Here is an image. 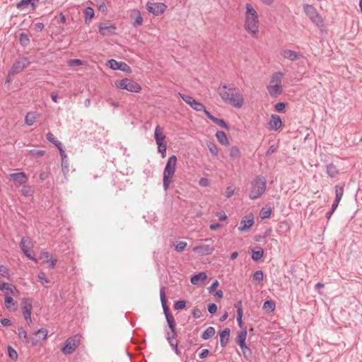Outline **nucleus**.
Wrapping results in <instances>:
<instances>
[{
    "instance_id": "5",
    "label": "nucleus",
    "mask_w": 362,
    "mask_h": 362,
    "mask_svg": "<svg viewBox=\"0 0 362 362\" xmlns=\"http://www.w3.org/2000/svg\"><path fill=\"white\" fill-rule=\"evenodd\" d=\"M267 181L263 176H257L251 182V189L249 194L250 199L259 198L266 190Z\"/></svg>"
},
{
    "instance_id": "1",
    "label": "nucleus",
    "mask_w": 362,
    "mask_h": 362,
    "mask_svg": "<svg viewBox=\"0 0 362 362\" xmlns=\"http://www.w3.org/2000/svg\"><path fill=\"white\" fill-rule=\"evenodd\" d=\"M217 91L224 103L236 108H240L243 106L244 98L240 89L235 87L234 84L221 85Z\"/></svg>"
},
{
    "instance_id": "34",
    "label": "nucleus",
    "mask_w": 362,
    "mask_h": 362,
    "mask_svg": "<svg viewBox=\"0 0 362 362\" xmlns=\"http://www.w3.org/2000/svg\"><path fill=\"white\" fill-rule=\"evenodd\" d=\"M4 304L6 308L11 310V307L14 306L16 310L18 307L17 302L13 300V298L11 296H6L4 298Z\"/></svg>"
},
{
    "instance_id": "28",
    "label": "nucleus",
    "mask_w": 362,
    "mask_h": 362,
    "mask_svg": "<svg viewBox=\"0 0 362 362\" xmlns=\"http://www.w3.org/2000/svg\"><path fill=\"white\" fill-rule=\"evenodd\" d=\"M230 329L226 328L220 334V343L222 347H225L229 341Z\"/></svg>"
},
{
    "instance_id": "11",
    "label": "nucleus",
    "mask_w": 362,
    "mask_h": 362,
    "mask_svg": "<svg viewBox=\"0 0 362 362\" xmlns=\"http://www.w3.org/2000/svg\"><path fill=\"white\" fill-rule=\"evenodd\" d=\"M77 346L78 344L76 337H69L65 341L64 345L62 349V351L65 355H69L75 351Z\"/></svg>"
},
{
    "instance_id": "26",
    "label": "nucleus",
    "mask_w": 362,
    "mask_h": 362,
    "mask_svg": "<svg viewBox=\"0 0 362 362\" xmlns=\"http://www.w3.org/2000/svg\"><path fill=\"white\" fill-rule=\"evenodd\" d=\"M252 259L255 262H258L264 255V250L259 246L251 249Z\"/></svg>"
},
{
    "instance_id": "4",
    "label": "nucleus",
    "mask_w": 362,
    "mask_h": 362,
    "mask_svg": "<svg viewBox=\"0 0 362 362\" xmlns=\"http://www.w3.org/2000/svg\"><path fill=\"white\" fill-rule=\"evenodd\" d=\"M284 73L277 71L273 74L271 76L269 84L267 86L269 94L276 98L283 93L282 79L284 78Z\"/></svg>"
},
{
    "instance_id": "9",
    "label": "nucleus",
    "mask_w": 362,
    "mask_h": 362,
    "mask_svg": "<svg viewBox=\"0 0 362 362\" xmlns=\"http://www.w3.org/2000/svg\"><path fill=\"white\" fill-rule=\"evenodd\" d=\"M166 321L169 327L170 331L165 329V338L166 339H170L171 338H176L177 336V332L176 329V322L173 315H167Z\"/></svg>"
},
{
    "instance_id": "33",
    "label": "nucleus",
    "mask_w": 362,
    "mask_h": 362,
    "mask_svg": "<svg viewBox=\"0 0 362 362\" xmlns=\"http://www.w3.org/2000/svg\"><path fill=\"white\" fill-rule=\"evenodd\" d=\"M95 12L92 7L88 6L84 10L85 23L88 24L89 21L94 17Z\"/></svg>"
},
{
    "instance_id": "42",
    "label": "nucleus",
    "mask_w": 362,
    "mask_h": 362,
    "mask_svg": "<svg viewBox=\"0 0 362 362\" xmlns=\"http://www.w3.org/2000/svg\"><path fill=\"white\" fill-rule=\"evenodd\" d=\"M344 194V186H335V200L340 202Z\"/></svg>"
},
{
    "instance_id": "64",
    "label": "nucleus",
    "mask_w": 362,
    "mask_h": 362,
    "mask_svg": "<svg viewBox=\"0 0 362 362\" xmlns=\"http://www.w3.org/2000/svg\"><path fill=\"white\" fill-rule=\"evenodd\" d=\"M208 311L210 314H214L217 311V306L215 303H211L208 305Z\"/></svg>"
},
{
    "instance_id": "23",
    "label": "nucleus",
    "mask_w": 362,
    "mask_h": 362,
    "mask_svg": "<svg viewBox=\"0 0 362 362\" xmlns=\"http://www.w3.org/2000/svg\"><path fill=\"white\" fill-rule=\"evenodd\" d=\"M206 116L219 127L226 129H229L228 125L223 119L214 117L209 111H206Z\"/></svg>"
},
{
    "instance_id": "8",
    "label": "nucleus",
    "mask_w": 362,
    "mask_h": 362,
    "mask_svg": "<svg viewBox=\"0 0 362 362\" xmlns=\"http://www.w3.org/2000/svg\"><path fill=\"white\" fill-rule=\"evenodd\" d=\"M23 315L28 325L32 323L31 310L33 308V300L30 298H23L21 305Z\"/></svg>"
},
{
    "instance_id": "39",
    "label": "nucleus",
    "mask_w": 362,
    "mask_h": 362,
    "mask_svg": "<svg viewBox=\"0 0 362 362\" xmlns=\"http://www.w3.org/2000/svg\"><path fill=\"white\" fill-rule=\"evenodd\" d=\"M29 244H30V240H29L28 238H27V237L22 238L21 243H20V246L25 255L30 252L28 247V245H29Z\"/></svg>"
},
{
    "instance_id": "63",
    "label": "nucleus",
    "mask_w": 362,
    "mask_h": 362,
    "mask_svg": "<svg viewBox=\"0 0 362 362\" xmlns=\"http://www.w3.org/2000/svg\"><path fill=\"white\" fill-rule=\"evenodd\" d=\"M192 315L194 318L198 319L202 316V311L197 308H194L192 310Z\"/></svg>"
},
{
    "instance_id": "19",
    "label": "nucleus",
    "mask_w": 362,
    "mask_h": 362,
    "mask_svg": "<svg viewBox=\"0 0 362 362\" xmlns=\"http://www.w3.org/2000/svg\"><path fill=\"white\" fill-rule=\"evenodd\" d=\"M47 336V331L45 329H40L36 332H33L30 336H29V339H35L36 345L40 342L41 341L45 339Z\"/></svg>"
},
{
    "instance_id": "50",
    "label": "nucleus",
    "mask_w": 362,
    "mask_h": 362,
    "mask_svg": "<svg viewBox=\"0 0 362 362\" xmlns=\"http://www.w3.org/2000/svg\"><path fill=\"white\" fill-rule=\"evenodd\" d=\"M264 279V273L262 270H257L253 274V279L260 282Z\"/></svg>"
},
{
    "instance_id": "18",
    "label": "nucleus",
    "mask_w": 362,
    "mask_h": 362,
    "mask_svg": "<svg viewBox=\"0 0 362 362\" xmlns=\"http://www.w3.org/2000/svg\"><path fill=\"white\" fill-rule=\"evenodd\" d=\"M18 335L20 339L22 340V341L28 345L31 344L33 346H36V340L35 339H29V337L28 336L27 332L23 328L19 327L18 329Z\"/></svg>"
},
{
    "instance_id": "58",
    "label": "nucleus",
    "mask_w": 362,
    "mask_h": 362,
    "mask_svg": "<svg viewBox=\"0 0 362 362\" xmlns=\"http://www.w3.org/2000/svg\"><path fill=\"white\" fill-rule=\"evenodd\" d=\"M187 247V243L183 241L178 242L175 245V250L177 252H182Z\"/></svg>"
},
{
    "instance_id": "51",
    "label": "nucleus",
    "mask_w": 362,
    "mask_h": 362,
    "mask_svg": "<svg viewBox=\"0 0 362 362\" xmlns=\"http://www.w3.org/2000/svg\"><path fill=\"white\" fill-rule=\"evenodd\" d=\"M40 259L42 260L44 263H47L49 262L52 257L48 252H42L40 255Z\"/></svg>"
},
{
    "instance_id": "41",
    "label": "nucleus",
    "mask_w": 362,
    "mask_h": 362,
    "mask_svg": "<svg viewBox=\"0 0 362 362\" xmlns=\"http://www.w3.org/2000/svg\"><path fill=\"white\" fill-rule=\"evenodd\" d=\"M46 138L49 142L54 144L58 149L62 148V143L59 141L57 140L51 132H48L46 134Z\"/></svg>"
},
{
    "instance_id": "10",
    "label": "nucleus",
    "mask_w": 362,
    "mask_h": 362,
    "mask_svg": "<svg viewBox=\"0 0 362 362\" xmlns=\"http://www.w3.org/2000/svg\"><path fill=\"white\" fill-rule=\"evenodd\" d=\"M30 62L27 57H21L19 58L11 66L10 73L11 74H15L21 72L25 68L29 66Z\"/></svg>"
},
{
    "instance_id": "46",
    "label": "nucleus",
    "mask_w": 362,
    "mask_h": 362,
    "mask_svg": "<svg viewBox=\"0 0 362 362\" xmlns=\"http://www.w3.org/2000/svg\"><path fill=\"white\" fill-rule=\"evenodd\" d=\"M7 349L9 358L13 361H16L18 358L17 351L10 345L8 346Z\"/></svg>"
},
{
    "instance_id": "16",
    "label": "nucleus",
    "mask_w": 362,
    "mask_h": 362,
    "mask_svg": "<svg viewBox=\"0 0 362 362\" xmlns=\"http://www.w3.org/2000/svg\"><path fill=\"white\" fill-rule=\"evenodd\" d=\"M108 64L110 67L113 70H121L126 72H129L131 71L130 67L124 62L110 59L108 61Z\"/></svg>"
},
{
    "instance_id": "60",
    "label": "nucleus",
    "mask_w": 362,
    "mask_h": 362,
    "mask_svg": "<svg viewBox=\"0 0 362 362\" xmlns=\"http://www.w3.org/2000/svg\"><path fill=\"white\" fill-rule=\"evenodd\" d=\"M186 306V302L185 300H180L177 301L174 305V308L175 310H182L185 308Z\"/></svg>"
},
{
    "instance_id": "38",
    "label": "nucleus",
    "mask_w": 362,
    "mask_h": 362,
    "mask_svg": "<svg viewBox=\"0 0 362 362\" xmlns=\"http://www.w3.org/2000/svg\"><path fill=\"white\" fill-rule=\"evenodd\" d=\"M246 338H247V330L246 329L242 330L238 333V334L236 337V343L239 346H242L244 344V342H245Z\"/></svg>"
},
{
    "instance_id": "40",
    "label": "nucleus",
    "mask_w": 362,
    "mask_h": 362,
    "mask_svg": "<svg viewBox=\"0 0 362 362\" xmlns=\"http://www.w3.org/2000/svg\"><path fill=\"white\" fill-rule=\"evenodd\" d=\"M189 106L196 111H204L205 114L206 111H208L202 103H199L195 99Z\"/></svg>"
},
{
    "instance_id": "20",
    "label": "nucleus",
    "mask_w": 362,
    "mask_h": 362,
    "mask_svg": "<svg viewBox=\"0 0 362 362\" xmlns=\"http://www.w3.org/2000/svg\"><path fill=\"white\" fill-rule=\"evenodd\" d=\"M281 54L285 59H289L291 61L298 60L302 56L299 52H296L295 51L287 49L282 50Z\"/></svg>"
},
{
    "instance_id": "47",
    "label": "nucleus",
    "mask_w": 362,
    "mask_h": 362,
    "mask_svg": "<svg viewBox=\"0 0 362 362\" xmlns=\"http://www.w3.org/2000/svg\"><path fill=\"white\" fill-rule=\"evenodd\" d=\"M21 193L25 197H30V196H32V194L33 193V190L32 189L31 187L24 185V186H23V187L21 189Z\"/></svg>"
},
{
    "instance_id": "30",
    "label": "nucleus",
    "mask_w": 362,
    "mask_h": 362,
    "mask_svg": "<svg viewBox=\"0 0 362 362\" xmlns=\"http://www.w3.org/2000/svg\"><path fill=\"white\" fill-rule=\"evenodd\" d=\"M235 307L237 308V322L240 327L243 326V310L242 308V302L238 301L235 304Z\"/></svg>"
},
{
    "instance_id": "62",
    "label": "nucleus",
    "mask_w": 362,
    "mask_h": 362,
    "mask_svg": "<svg viewBox=\"0 0 362 362\" xmlns=\"http://www.w3.org/2000/svg\"><path fill=\"white\" fill-rule=\"evenodd\" d=\"M234 188L232 186L227 187L226 189V196L227 198L231 197L234 194Z\"/></svg>"
},
{
    "instance_id": "53",
    "label": "nucleus",
    "mask_w": 362,
    "mask_h": 362,
    "mask_svg": "<svg viewBox=\"0 0 362 362\" xmlns=\"http://www.w3.org/2000/svg\"><path fill=\"white\" fill-rule=\"evenodd\" d=\"M179 96L189 105L192 104V103L194 100V99L189 95H185L182 93H179Z\"/></svg>"
},
{
    "instance_id": "37",
    "label": "nucleus",
    "mask_w": 362,
    "mask_h": 362,
    "mask_svg": "<svg viewBox=\"0 0 362 362\" xmlns=\"http://www.w3.org/2000/svg\"><path fill=\"white\" fill-rule=\"evenodd\" d=\"M241 156V153L238 147L233 146L230 149V157L232 160L239 159Z\"/></svg>"
},
{
    "instance_id": "61",
    "label": "nucleus",
    "mask_w": 362,
    "mask_h": 362,
    "mask_svg": "<svg viewBox=\"0 0 362 362\" xmlns=\"http://www.w3.org/2000/svg\"><path fill=\"white\" fill-rule=\"evenodd\" d=\"M143 22V18L141 17L139 12H137V16L135 18L134 22L133 23L134 27H137L139 25H141Z\"/></svg>"
},
{
    "instance_id": "22",
    "label": "nucleus",
    "mask_w": 362,
    "mask_h": 362,
    "mask_svg": "<svg viewBox=\"0 0 362 362\" xmlns=\"http://www.w3.org/2000/svg\"><path fill=\"white\" fill-rule=\"evenodd\" d=\"M254 224V219L253 217L251 216L250 218L247 219H243L240 223V226H238V230L241 232L243 231H247L250 229V228Z\"/></svg>"
},
{
    "instance_id": "45",
    "label": "nucleus",
    "mask_w": 362,
    "mask_h": 362,
    "mask_svg": "<svg viewBox=\"0 0 362 362\" xmlns=\"http://www.w3.org/2000/svg\"><path fill=\"white\" fill-rule=\"evenodd\" d=\"M168 343L170 344V346L174 350L175 353L177 355H180V351L177 349V341L176 340V338H171L170 339H167Z\"/></svg>"
},
{
    "instance_id": "48",
    "label": "nucleus",
    "mask_w": 362,
    "mask_h": 362,
    "mask_svg": "<svg viewBox=\"0 0 362 362\" xmlns=\"http://www.w3.org/2000/svg\"><path fill=\"white\" fill-rule=\"evenodd\" d=\"M45 151L44 150H36L32 149L29 151V154L33 157L39 158L45 155Z\"/></svg>"
},
{
    "instance_id": "15",
    "label": "nucleus",
    "mask_w": 362,
    "mask_h": 362,
    "mask_svg": "<svg viewBox=\"0 0 362 362\" xmlns=\"http://www.w3.org/2000/svg\"><path fill=\"white\" fill-rule=\"evenodd\" d=\"M214 250V247L211 245L203 244L196 246L193 248V251L202 256L211 254Z\"/></svg>"
},
{
    "instance_id": "57",
    "label": "nucleus",
    "mask_w": 362,
    "mask_h": 362,
    "mask_svg": "<svg viewBox=\"0 0 362 362\" xmlns=\"http://www.w3.org/2000/svg\"><path fill=\"white\" fill-rule=\"evenodd\" d=\"M158 151L161 153L163 158L165 156L166 153V144H158Z\"/></svg>"
},
{
    "instance_id": "13",
    "label": "nucleus",
    "mask_w": 362,
    "mask_h": 362,
    "mask_svg": "<svg viewBox=\"0 0 362 362\" xmlns=\"http://www.w3.org/2000/svg\"><path fill=\"white\" fill-rule=\"evenodd\" d=\"M0 291L5 292L6 296L11 295L17 297L19 294V291L14 285L6 282L0 281Z\"/></svg>"
},
{
    "instance_id": "54",
    "label": "nucleus",
    "mask_w": 362,
    "mask_h": 362,
    "mask_svg": "<svg viewBox=\"0 0 362 362\" xmlns=\"http://www.w3.org/2000/svg\"><path fill=\"white\" fill-rule=\"evenodd\" d=\"M0 275L3 277H9V269L4 265H0Z\"/></svg>"
},
{
    "instance_id": "55",
    "label": "nucleus",
    "mask_w": 362,
    "mask_h": 362,
    "mask_svg": "<svg viewBox=\"0 0 362 362\" xmlns=\"http://www.w3.org/2000/svg\"><path fill=\"white\" fill-rule=\"evenodd\" d=\"M208 148H209V150L210 151V153L214 155V156H216L218 153V148L216 146V145L214 143H209L208 144Z\"/></svg>"
},
{
    "instance_id": "31",
    "label": "nucleus",
    "mask_w": 362,
    "mask_h": 362,
    "mask_svg": "<svg viewBox=\"0 0 362 362\" xmlns=\"http://www.w3.org/2000/svg\"><path fill=\"white\" fill-rule=\"evenodd\" d=\"M216 136L217 138L218 141L224 146L228 145V139L226 134V133L223 131H217L216 133Z\"/></svg>"
},
{
    "instance_id": "59",
    "label": "nucleus",
    "mask_w": 362,
    "mask_h": 362,
    "mask_svg": "<svg viewBox=\"0 0 362 362\" xmlns=\"http://www.w3.org/2000/svg\"><path fill=\"white\" fill-rule=\"evenodd\" d=\"M160 302H161L162 306L166 305L167 304H166V298H165L164 287H161L160 289Z\"/></svg>"
},
{
    "instance_id": "6",
    "label": "nucleus",
    "mask_w": 362,
    "mask_h": 362,
    "mask_svg": "<svg viewBox=\"0 0 362 362\" xmlns=\"http://www.w3.org/2000/svg\"><path fill=\"white\" fill-rule=\"evenodd\" d=\"M115 86L119 89L127 90L129 92L139 93L141 90V86L136 81L130 78H123L117 80L115 83Z\"/></svg>"
},
{
    "instance_id": "7",
    "label": "nucleus",
    "mask_w": 362,
    "mask_h": 362,
    "mask_svg": "<svg viewBox=\"0 0 362 362\" xmlns=\"http://www.w3.org/2000/svg\"><path fill=\"white\" fill-rule=\"evenodd\" d=\"M303 7L305 15L314 24H315L317 27H321L323 25L322 18L313 5L305 4H303Z\"/></svg>"
},
{
    "instance_id": "56",
    "label": "nucleus",
    "mask_w": 362,
    "mask_h": 362,
    "mask_svg": "<svg viewBox=\"0 0 362 362\" xmlns=\"http://www.w3.org/2000/svg\"><path fill=\"white\" fill-rule=\"evenodd\" d=\"M37 277L40 281L42 284H48L49 283V280L47 278L46 274L43 272H40L38 273Z\"/></svg>"
},
{
    "instance_id": "29",
    "label": "nucleus",
    "mask_w": 362,
    "mask_h": 362,
    "mask_svg": "<svg viewBox=\"0 0 362 362\" xmlns=\"http://www.w3.org/2000/svg\"><path fill=\"white\" fill-rule=\"evenodd\" d=\"M207 278L206 274L204 272H200L191 277V283L194 285H199L200 283L204 281Z\"/></svg>"
},
{
    "instance_id": "49",
    "label": "nucleus",
    "mask_w": 362,
    "mask_h": 362,
    "mask_svg": "<svg viewBox=\"0 0 362 362\" xmlns=\"http://www.w3.org/2000/svg\"><path fill=\"white\" fill-rule=\"evenodd\" d=\"M263 308L268 309L270 312L275 309V303L272 300H267L263 304Z\"/></svg>"
},
{
    "instance_id": "25",
    "label": "nucleus",
    "mask_w": 362,
    "mask_h": 362,
    "mask_svg": "<svg viewBox=\"0 0 362 362\" xmlns=\"http://www.w3.org/2000/svg\"><path fill=\"white\" fill-rule=\"evenodd\" d=\"M60 156L62 157V168L64 174L69 172V161L66 154L65 153L63 147L59 149Z\"/></svg>"
},
{
    "instance_id": "52",
    "label": "nucleus",
    "mask_w": 362,
    "mask_h": 362,
    "mask_svg": "<svg viewBox=\"0 0 362 362\" xmlns=\"http://www.w3.org/2000/svg\"><path fill=\"white\" fill-rule=\"evenodd\" d=\"M67 64L69 66H81L83 64V62L81 59H69L67 62Z\"/></svg>"
},
{
    "instance_id": "17",
    "label": "nucleus",
    "mask_w": 362,
    "mask_h": 362,
    "mask_svg": "<svg viewBox=\"0 0 362 362\" xmlns=\"http://www.w3.org/2000/svg\"><path fill=\"white\" fill-rule=\"evenodd\" d=\"M10 177L14 183L19 185L25 184L28 180V176L23 172L11 173Z\"/></svg>"
},
{
    "instance_id": "44",
    "label": "nucleus",
    "mask_w": 362,
    "mask_h": 362,
    "mask_svg": "<svg viewBox=\"0 0 362 362\" xmlns=\"http://www.w3.org/2000/svg\"><path fill=\"white\" fill-rule=\"evenodd\" d=\"M272 214V209L270 207L268 208H262L260 211L259 216L262 219H265L269 218Z\"/></svg>"
},
{
    "instance_id": "21",
    "label": "nucleus",
    "mask_w": 362,
    "mask_h": 362,
    "mask_svg": "<svg viewBox=\"0 0 362 362\" xmlns=\"http://www.w3.org/2000/svg\"><path fill=\"white\" fill-rule=\"evenodd\" d=\"M269 124L271 129L277 131L282 125L281 117L277 115H272Z\"/></svg>"
},
{
    "instance_id": "32",
    "label": "nucleus",
    "mask_w": 362,
    "mask_h": 362,
    "mask_svg": "<svg viewBox=\"0 0 362 362\" xmlns=\"http://www.w3.org/2000/svg\"><path fill=\"white\" fill-rule=\"evenodd\" d=\"M37 117H38V114H37L36 112H28L25 115V122L28 126H31L35 123Z\"/></svg>"
},
{
    "instance_id": "24",
    "label": "nucleus",
    "mask_w": 362,
    "mask_h": 362,
    "mask_svg": "<svg viewBox=\"0 0 362 362\" xmlns=\"http://www.w3.org/2000/svg\"><path fill=\"white\" fill-rule=\"evenodd\" d=\"M154 137L156 144L165 143V136L163 134V129L158 125L154 131Z\"/></svg>"
},
{
    "instance_id": "43",
    "label": "nucleus",
    "mask_w": 362,
    "mask_h": 362,
    "mask_svg": "<svg viewBox=\"0 0 362 362\" xmlns=\"http://www.w3.org/2000/svg\"><path fill=\"white\" fill-rule=\"evenodd\" d=\"M19 42L23 47H26L30 43V38L26 33H21L19 35Z\"/></svg>"
},
{
    "instance_id": "35",
    "label": "nucleus",
    "mask_w": 362,
    "mask_h": 362,
    "mask_svg": "<svg viewBox=\"0 0 362 362\" xmlns=\"http://www.w3.org/2000/svg\"><path fill=\"white\" fill-rule=\"evenodd\" d=\"M327 173L330 177H335L339 174L337 168L332 163L327 165Z\"/></svg>"
},
{
    "instance_id": "27",
    "label": "nucleus",
    "mask_w": 362,
    "mask_h": 362,
    "mask_svg": "<svg viewBox=\"0 0 362 362\" xmlns=\"http://www.w3.org/2000/svg\"><path fill=\"white\" fill-rule=\"evenodd\" d=\"M39 0H21L17 3L16 6L18 8L21 9L23 8H27L28 6H31L32 8L34 9L35 7V4L38 2Z\"/></svg>"
},
{
    "instance_id": "2",
    "label": "nucleus",
    "mask_w": 362,
    "mask_h": 362,
    "mask_svg": "<svg viewBox=\"0 0 362 362\" xmlns=\"http://www.w3.org/2000/svg\"><path fill=\"white\" fill-rule=\"evenodd\" d=\"M244 28L249 35L257 38L259 31V19L256 9L250 4H245Z\"/></svg>"
},
{
    "instance_id": "12",
    "label": "nucleus",
    "mask_w": 362,
    "mask_h": 362,
    "mask_svg": "<svg viewBox=\"0 0 362 362\" xmlns=\"http://www.w3.org/2000/svg\"><path fill=\"white\" fill-rule=\"evenodd\" d=\"M147 10L153 13L156 16L162 14L166 6L163 3H150L148 2L146 5Z\"/></svg>"
},
{
    "instance_id": "14",
    "label": "nucleus",
    "mask_w": 362,
    "mask_h": 362,
    "mask_svg": "<svg viewBox=\"0 0 362 362\" xmlns=\"http://www.w3.org/2000/svg\"><path fill=\"white\" fill-rule=\"evenodd\" d=\"M98 30L103 36L112 35L115 33L116 26L113 24L101 23L98 25Z\"/></svg>"
},
{
    "instance_id": "3",
    "label": "nucleus",
    "mask_w": 362,
    "mask_h": 362,
    "mask_svg": "<svg viewBox=\"0 0 362 362\" xmlns=\"http://www.w3.org/2000/svg\"><path fill=\"white\" fill-rule=\"evenodd\" d=\"M177 158L175 155L170 156L165 164L163 172V186L166 192L169 189V186L173 181V177L176 170Z\"/></svg>"
},
{
    "instance_id": "36",
    "label": "nucleus",
    "mask_w": 362,
    "mask_h": 362,
    "mask_svg": "<svg viewBox=\"0 0 362 362\" xmlns=\"http://www.w3.org/2000/svg\"><path fill=\"white\" fill-rule=\"evenodd\" d=\"M215 333H216L215 329L213 327H209L202 333V338L204 340L209 339L215 334Z\"/></svg>"
}]
</instances>
